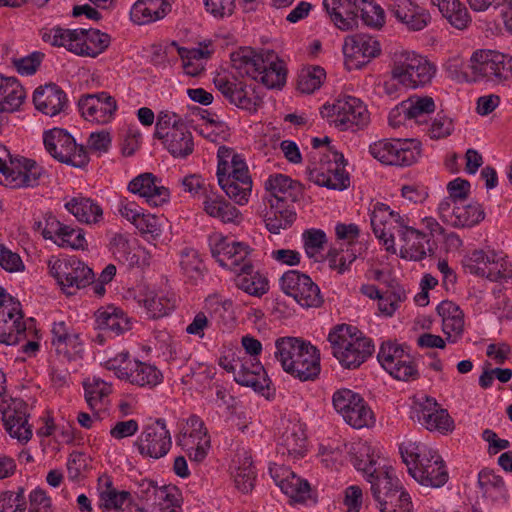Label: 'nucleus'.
<instances>
[{
	"instance_id": "f257e3e1",
	"label": "nucleus",
	"mask_w": 512,
	"mask_h": 512,
	"mask_svg": "<svg viewBox=\"0 0 512 512\" xmlns=\"http://www.w3.org/2000/svg\"><path fill=\"white\" fill-rule=\"evenodd\" d=\"M399 450L408 473L419 484L439 488L447 483L449 473L444 460L436 450L412 440L402 442Z\"/></svg>"
},
{
	"instance_id": "f03ea898",
	"label": "nucleus",
	"mask_w": 512,
	"mask_h": 512,
	"mask_svg": "<svg viewBox=\"0 0 512 512\" xmlns=\"http://www.w3.org/2000/svg\"><path fill=\"white\" fill-rule=\"evenodd\" d=\"M275 358L283 370L300 381H313L320 373L319 351L300 338L282 337L275 342Z\"/></svg>"
},
{
	"instance_id": "7ed1b4c3",
	"label": "nucleus",
	"mask_w": 512,
	"mask_h": 512,
	"mask_svg": "<svg viewBox=\"0 0 512 512\" xmlns=\"http://www.w3.org/2000/svg\"><path fill=\"white\" fill-rule=\"evenodd\" d=\"M334 357L345 368L359 367L373 352L370 339L364 337L354 326L341 324L328 335Z\"/></svg>"
},
{
	"instance_id": "20e7f679",
	"label": "nucleus",
	"mask_w": 512,
	"mask_h": 512,
	"mask_svg": "<svg viewBox=\"0 0 512 512\" xmlns=\"http://www.w3.org/2000/svg\"><path fill=\"white\" fill-rule=\"evenodd\" d=\"M434 63L414 51H396L392 57L391 78L409 89L428 85L436 74Z\"/></svg>"
},
{
	"instance_id": "39448f33",
	"label": "nucleus",
	"mask_w": 512,
	"mask_h": 512,
	"mask_svg": "<svg viewBox=\"0 0 512 512\" xmlns=\"http://www.w3.org/2000/svg\"><path fill=\"white\" fill-rule=\"evenodd\" d=\"M310 151L306 172L311 182L333 190H343L349 186L343 155L337 151Z\"/></svg>"
},
{
	"instance_id": "423d86ee",
	"label": "nucleus",
	"mask_w": 512,
	"mask_h": 512,
	"mask_svg": "<svg viewBox=\"0 0 512 512\" xmlns=\"http://www.w3.org/2000/svg\"><path fill=\"white\" fill-rule=\"evenodd\" d=\"M50 275L56 279L61 290L73 295L93 282L94 273L76 257H51L48 261Z\"/></svg>"
},
{
	"instance_id": "0eeeda50",
	"label": "nucleus",
	"mask_w": 512,
	"mask_h": 512,
	"mask_svg": "<svg viewBox=\"0 0 512 512\" xmlns=\"http://www.w3.org/2000/svg\"><path fill=\"white\" fill-rule=\"evenodd\" d=\"M1 151L8 159L0 156V184L13 189L39 184L45 173L40 165L24 157L12 158L4 147Z\"/></svg>"
},
{
	"instance_id": "6e6552de",
	"label": "nucleus",
	"mask_w": 512,
	"mask_h": 512,
	"mask_svg": "<svg viewBox=\"0 0 512 512\" xmlns=\"http://www.w3.org/2000/svg\"><path fill=\"white\" fill-rule=\"evenodd\" d=\"M471 80L501 83L512 78V57L493 50H479L470 59Z\"/></svg>"
},
{
	"instance_id": "1a4fd4ad",
	"label": "nucleus",
	"mask_w": 512,
	"mask_h": 512,
	"mask_svg": "<svg viewBox=\"0 0 512 512\" xmlns=\"http://www.w3.org/2000/svg\"><path fill=\"white\" fill-rule=\"evenodd\" d=\"M420 142L416 139H381L369 146V154L391 166H410L420 157Z\"/></svg>"
},
{
	"instance_id": "9d476101",
	"label": "nucleus",
	"mask_w": 512,
	"mask_h": 512,
	"mask_svg": "<svg viewBox=\"0 0 512 512\" xmlns=\"http://www.w3.org/2000/svg\"><path fill=\"white\" fill-rule=\"evenodd\" d=\"M141 512H181L180 493L175 486H157L143 479L134 490Z\"/></svg>"
},
{
	"instance_id": "9b49d317",
	"label": "nucleus",
	"mask_w": 512,
	"mask_h": 512,
	"mask_svg": "<svg viewBox=\"0 0 512 512\" xmlns=\"http://www.w3.org/2000/svg\"><path fill=\"white\" fill-rule=\"evenodd\" d=\"M209 246L212 256L220 266L234 273L245 272L252 268L250 255L252 249L243 242L229 241L221 233H213L209 236Z\"/></svg>"
},
{
	"instance_id": "f8f14e48",
	"label": "nucleus",
	"mask_w": 512,
	"mask_h": 512,
	"mask_svg": "<svg viewBox=\"0 0 512 512\" xmlns=\"http://www.w3.org/2000/svg\"><path fill=\"white\" fill-rule=\"evenodd\" d=\"M335 410L345 422L356 429L369 427L374 423V414L366 401L350 389H339L332 397Z\"/></svg>"
},
{
	"instance_id": "ddd939ff",
	"label": "nucleus",
	"mask_w": 512,
	"mask_h": 512,
	"mask_svg": "<svg viewBox=\"0 0 512 512\" xmlns=\"http://www.w3.org/2000/svg\"><path fill=\"white\" fill-rule=\"evenodd\" d=\"M410 220L405 215L391 210L387 204L376 202L370 209V223L375 236L382 242L385 249L395 254L397 252L393 230H401Z\"/></svg>"
},
{
	"instance_id": "4468645a",
	"label": "nucleus",
	"mask_w": 512,
	"mask_h": 512,
	"mask_svg": "<svg viewBox=\"0 0 512 512\" xmlns=\"http://www.w3.org/2000/svg\"><path fill=\"white\" fill-rule=\"evenodd\" d=\"M43 140L49 154L60 162L83 167L89 161L86 149L78 146L74 138L61 128L46 132Z\"/></svg>"
},
{
	"instance_id": "2eb2a0df",
	"label": "nucleus",
	"mask_w": 512,
	"mask_h": 512,
	"mask_svg": "<svg viewBox=\"0 0 512 512\" xmlns=\"http://www.w3.org/2000/svg\"><path fill=\"white\" fill-rule=\"evenodd\" d=\"M377 358L381 366L396 380L408 382L419 378L413 357L400 344L383 343Z\"/></svg>"
},
{
	"instance_id": "dca6fc26",
	"label": "nucleus",
	"mask_w": 512,
	"mask_h": 512,
	"mask_svg": "<svg viewBox=\"0 0 512 512\" xmlns=\"http://www.w3.org/2000/svg\"><path fill=\"white\" fill-rule=\"evenodd\" d=\"M281 290L305 308H319L324 303L320 288L312 279L297 270H289L280 278Z\"/></svg>"
},
{
	"instance_id": "f3484780",
	"label": "nucleus",
	"mask_w": 512,
	"mask_h": 512,
	"mask_svg": "<svg viewBox=\"0 0 512 512\" xmlns=\"http://www.w3.org/2000/svg\"><path fill=\"white\" fill-rule=\"evenodd\" d=\"M35 320L25 318L18 301H10V305L0 310V343L17 345L25 333H34Z\"/></svg>"
},
{
	"instance_id": "a211bd4d",
	"label": "nucleus",
	"mask_w": 512,
	"mask_h": 512,
	"mask_svg": "<svg viewBox=\"0 0 512 512\" xmlns=\"http://www.w3.org/2000/svg\"><path fill=\"white\" fill-rule=\"evenodd\" d=\"M178 444L186 451L190 460L202 462L210 449V436L204 422L196 415L190 416L183 425Z\"/></svg>"
},
{
	"instance_id": "6ab92c4d",
	"label": "nucleus",
	"mask_w": 512,
	"mask_h": 512,
	"mask_svg": "<svg viewBox=\"0 0 512 512\" xmlns=\"http://www.w3.org/2000/svg\"><path fill=\"white\" fill-rule=\"evenodd\" d=\"M172 445L171 435L164 419L147 424L138 436L135 446L144 457L159 459L164 457Z\"/></svg>"
},
{
	"instance_id": "aec40b11",
	"label": "nucleus",
	"mask_w": 512,
	"mask_h": 512,
	"mask_svg": "<svg viewBox=\"0 0 512 512\" xmlns=\"http://www.w3.org/2000/svg\"><path fill=\"white\" fill-rule=\"evenodd\" d=\"M334 125L340 130L363 128L370 121L366 105L358 98L344 96L332 105Z\"/></svg>"
},
{
	"instance_id": "412c9836",
	"label": "nucleus",
	"mask_w": 512,
	"mask_h": 512,
	"mask_svg": "<svg viewBox=\"0 0 512 512\" xmlns=\"http://www.w3.org/2000/svg\"><path fill=\"white\" fill-rule=\"evenodd\" d=\"M439 217L456 228L472 227L484 219V211L476 202L465 200L453 203L452 199H443L438 206Z\"/></svg>"
},
{
	"instance_id": "4be33fe9",
	"label": "nucleus",
	"mask_w": 512,
	"mask_h": 512,
	"mask_svg": "<svg viewBox=\"0 0 512 512\" xmlns=\"http://www.w3.org/2000/svg\"><path fill=\"white\" fill-rule=\"evenodd\" d=\"M218 363L224 370L233 373L235 381L243 386L252 387L255 390L269 388L270 379L258 360L251 362L249 367L247 363H240L239 360L225 355L219 358Z\"/></svg>"
},
{
	"instance_id": "5701e85b",
	"label": "nucleus",
	"mask_w": 512,
	"mask_h": 512,
	"mask_svg": "<svg viewBox=\"0 0 512 512\" xmlns=\"http://www.w3.org/2000/svg\"><path fill=\"white\" fill-rule=\"evenodd\" d=\"M215 87L221 94L235 106L251 110L257 105L258 98L254 96L253 89L238 80L233 75L227 72H219L213 79Z\"/></svg>"
},
{
	"instance_id": "b1692460",
	"label": "nucleus",
	"mask_w": 512,
	"mask_h": 512,
	"mask_svg": "<svg viewBox=\"0 0 512 512\" xmlns=\"http://www.w3.org/2000/svg\"><path fill=\"white\" fill-rule=\"evenodd\" d=\"M79 108L82 116L90 122L106 124L117 110L116 100L106 92L81 97Z\"/></svg>"
},
{
	"instance_id": "393cba45",
	"label": "nucleus",
	"mask_w": 512,
	"mask_h": 512,
	"mask_svg": "<svg viewBox=\"0 0 512 512\" xmlns=\"http://www.w3.org/2000/svg\"><path fill=\"white\" fill-rule=\"evenodd\" d=\"M398 236L401 242L399 255L405 260L421 261L433 252L427 235L409 224L398 230Z\"/></svg>"
},
{
	"instance_id": "a878e982",
	"label": "nucleus",
	"mask_w": 512,
	"mask_h": 512,
	"mask_svg": "<svg viewBox=\"0 0 512 512\" xmlns=\"http://www.w3.org/2000/svg\"><path fill=\"white\" fill-rule=\"evenodd\" d=\"M269 471L275 484L289 498L297 502H304L309 498V483L297 476L289 467L274 464Z\"/></svg>"
},
{
	"instance_id": "bb28decb",
	"label": "nucleus",
	"mask_w": 512,
	"mask_h": 512,
	"mask_svg": "<svg viewBox=\"0 0 512 512\" xmlns=\"http://www.w3.org/2000/svg\"><path fill=\"white\" fill-rule=\"evenodd\" d=\"M381 52L380 43L367 34H354L347 36L343 44V53L347 59L361 67L377 57Z\"/></svg>"
},
{
	"instance_id": "cd10ccee",
	"label": "nucleus",
	"mask_w": 512,
	"mask_h": 512,
	"mask_svg": "<svg viewBox=\"0 0 512 512\" xmlns=\"http://www.w3.org/2000/svg\"><path fill=\"white\" fill-rule=\"evenodd\" d=\"M388 10L412 31H420L430 22L429 12L412 0H388Z\"/></svg>"
},
{
	"instance_id": "c85d7f7f",
	"label": "nucleus",
	"mask_w": 512,
	"mask_h": 512,
	"mask_svg": "<svg viewBox=\"0 0 512 512\" xmlns=\"http://www.w3.org/2000/svg\"><path fill=\"white\" fill-rule=\"evenodd\" d=\"M128 190L144 198L150 206L158 207L169 200L168 188L158 185L157 178L152 173H143L128 184Z\"/></svg>"
},
{
	"instance_id": "c756f323",
	"label": "nucleus",
	"mask_w": 512,
	"mask_h": 512,
	"mask_svg": "<svg viewBox=\"0 0 512 512\" xmlns=\"http://www.w3.org/2000/svg\"><path fill=\"white\" fill-rule=\"evenodd\" d=\"M33 102L38 111L48 116H55L65 109L68 99L59 86L47 84L35 90Z\"/></svg>"
},
{
	"instance_id": "7c9ffc66",
	"label": "nucleus",
	"mask_w": 512,
	"mask_h": 512,
	"mask_svg": "<svg viewBox=\"0 0 512 512\" xmlns=\"http://www.w3.org/2000/svg\"><path fill=\"white\" fill-rule=\"evenodd\" d=\"M371 483L372 494L378 505H382L384 510L391 512V499L393 492L401 489L399 480L393 474V469L383 466V469L367 479ZM395 512V509L393 510Z\"/></svg>"
},
{
	"instance_id": "2f4dec72",
	"label": "nucleus",
	"mask_w": 512,
	"mask_h": 512,
	"mask_svg": "<svg viewBox=\"0 0 512 512\" xmlns=\"http://www.w3.org/2000/svg\"><path fill=\"white\" fill-rule=\"evenodd\" d=\"M51 332L52 345L58 354H63L69 359L81 356L83 343L80 335L68 327L64 321L54 323Z\"/></svg>"
},
{
	"instance_id": "473e14b6",
	"label": "nucleus",
	"mask_w": 512,
	"mask_h": 512,
	"mask_svg": "<svg viewBox=\"0 0 512 512\" xmlns=\"http://www.w3.org/2000/svg\"><path fill=\"white\" fill-rule=\"evenodd\" d=\"M84 398L96 420H101V413L107 409L112 387L106 381L97 378H87L83 382Z\"/></svg>"
},
{
	"instance_id": "72a5a7b5",
	"label": "nucleus",
	"mask_w": 512,
	"mask_h": 512,
	"mask_svg": "<svg viewBox=\"0 0 512 512\" xmlns=\"http://www.w3.org/2000/svg\"><path fill=\"white\" fill-rule=\"evenodd\" d=\"M230 472L238 490L248 493L253 489L256 473L252 456L248 451L239 450L235 454L230 465Z\"/></svg>"
},
{
	"instance_id": "f704fd0d",
	"label": "nucleus",
	"mask_w": 512,
	"mask_h": 512,
	"mask_svg": "<svg viewBox=\"0 0 512 512\" xmlns=\"http://www.w3.org/2000/svg\"><path fill=\"white\" fill-rule=\"evenodd\" d=\"M170 10L167 0H137L130 10V19L137 25H147L164 18Z\"/></svg>"
},
{
	"instance_id": "c9c22d12",
	"label": "nucleus",
	"mask_w": 512,
	"mask_h": 512,
	"mask_svg": "<svg viewBox=\"0 0 512 512\" xmlns=\"http://www.w3.org/2000/svg\"><path fill=\"white\" fill-rule=\"evenodd\" d=\"M218 166L217 178L218 183L221 179H235L250 175L248 166L244 158L237 154L233 149L226 146H220L217 152Z\"/></svg>"
},
{
	"instance_id": "e433bc0d",
	"label": "nucleus",
	"mask_w": 512,
	"mask_h": 512,
	"mask_svg": "<svg viewBox=\"0 0 512 512\" xmlns=\"http://www.w3.org/2000/svg\"><path fill=\"white\" fill-rule=\"evenodd\" d=\"M203 210L210 217L223 223L239 225L243 221L242 213L223 196L214 191L207 194L206 199L203 200Z\"/></svg>"
},
{
	"instance_id": "4c0bfd02",
	"label": "nucleus",
	"mask_w": 512,
	"mask_h": 512,
	"mask_svg": "<svg viewBox=\"0 0 512 512\" xmlns=\"http://www.w3.org/2000/svg\"><path fill=\"white\" fill-rule=\"evenodd\" d=\"M159 139L174 158H186L194 150L193 136L186 124L172 128Z\"/></svg>"
},
{
	"instance_id": "58836bf2",
	"label": "nucleus",
	"mask_w": 512,
	"mask_h": 512,
	"mask_svg": "<svg viewBox=\"0 0 512 512\" xmlns=\"http://www.w3.org/2000/svg\"><path fill=\"white\" fill-rule=\"evenodd\" d=\"M95 323L99 330L120 335L131 329V321L118 307L109 305L95 312Z\"/></svg>"
},
{
	"instance_id": "ea45409f",
	"label": "nucleus",
	"mask_w": 512,
	"mask_h": 512,
	"mask_svg": "<svg viewBox=\"0 0 512 512\" xmlns=\"http://www.w3.org/2000/svg\"><path fill=\"white\" fill-rule=\"evenodd\" d=\"M99 508L102 512H117L125 509L123 506L131 501V493L119 491L108 476H102L98 480Z\"/></svg>"
},
{
	"instance_id": "a19ab883",
	"label": "nucleus",
	"mask_w": 512,
	"mask_h": 512,
	"mask_svg": "<svg viewBox=\"0 0 512 512\" xmlns=\"http://www.w3.org/2000/svg\"><path fill=\"white\" fill-rule=\"evenodd\" d=\"M266 197L265 199L271 204H287L294 200V190L296 183L287 175L273 174L270 175L264 183Z\"/></svg>"
},
{
	"instance_id": "79ce46f5",
	"label": "nucleus",
	"mask_w": 512,
	"mask_h": 512,
	"mask_svg": "<svg viewBox=\"0 0 512 512\" xmlns=\"http://www.w3.org/2000/svg\"><path fill=\"white\" fill-rule=\"evenodd\" d=\"M418 421L430 431L437 430L446 433L453 429V420L448 412L440 409L438 404L430 399H427L426 403L421 407Z\"/></svg>"
},
{
	"instance_id": "37998d69",
	"label": "nucleus",
	"mask_w": 512,
	"mask_h": 512,
	"mask_svg": "<svg viewBox=\"0 0 512 512\" xmlns=\"http://www.w3.org/2000/svg\"><path fill=\"white\" fill-rule=\"evenodd\" d=\"M25 98V89L18 79L0 74V110L15 112L24 103Z\"/></svg>"
},
{
	"instance_id": "c03bdc74",
	"label": "nucleus",
	"mask_w": 512,
	"mask_h": 512,
	"mask_svg": "<svg viewBox=\"0 0 512 512\" xmlns=\"http://www.w3.org/2000/svg\"><path fill=\"white\" fill-rule=\"evenodd\" d=\"M110 41V36L100 30L79 29L77 55L95 58L109 47Z\"/></svg>"
},
{
	"instance_id": "a18cd8bd",
	"label": "nucleus",
	"mask_w": 512,
	"mask_h": 512,
	"mask_svg": "<svg viewBox=\"0 0 512 512\" xmlns=\"http://www.w3.org/2000/svg\"><path fill=\"white\" fill-rule=\"evenodd\" d=\"M266 60L265 54H257L251 48H240L231 54L233 67L242 75L258 80Z\"/></svg>"
},
{
	"instance_id": "49530a36",
	"label": "nucleus",
	"mask_w": 512,
	"mask_h": 512,
	"mask_svg": "<svg viewBox=\"0 0 512 512\" xmlns=\"http://www.w3.org/2000/svg\"><path fill=\"white\" fill-rule=\"evenodd\" d=\"M123 374V379L139 387L154 388L163 381V375L156 366L141 361H134L129 372Z\"/></svg>"
},
{
	"instance_id": "de8ad7c7",
	"label": "nucleus",
	"mask_w": 512,
	"mask_h": 512,
	"mask_svg": "<svg viewBox=\"0 0 512 512\" xmlns=\"http://www.w3.org/2000/svg\"><path fill=\"white\" fill-rule=\"evenodd\" d=\"M287 69L285 63L272 52H266V60L257 81L267 88L280 89L286 83Z\"/></svg>"
},
{
	"instance_id": "09e8293b",
	"label": "nucleus",
	"mask_w": 512,
	"mask_h": 512,
	"mask_svg": "<svg viewBox=\"0 0 512 512\" xmlns=\"http://www.w3.org/2000/svg\"><path fill=\"white\" fill-rule=\"evenodd\" d=\"M178 53L182 59L184 72L189 76H198L205 69V60L213 53L211 43L200 44L196 48H179Z\"/></svg>"
},
{
	"instance_id": "8fccbe9b",
	"label": "nucleus",
	"mask_w": 512,
	"mask_h": 512,
	"mask_svg": "<svg viewBox=\"0 0 512 512\" xmlns=\"http://www.w3.org/2000/svg\"><path fill=\"white\" fill-rule=\"evenodd\" d=\"M65 207L80 222L97 224L102 220V208L90 198L83 196L74 197L65 204Z\"/></svg>"
},
{
	"instance_id": "3c124183",
	"label": "nucleus",
	"mask_w": 512,
	"mask_h": 512,
	"mask_svg": "<svg viewBox=\"0 0 512 512\" xmlns=\"http://www.w3.org/2000/svg\"><path fill=\"white\" fill-rule=\"evenodd\" d=\"M305 434L300 426L293 424L288 426L278 441V452L288 454L294 459L302 457L305 451Z\"/></svg>"
},
{
	"instance_id": "603ef678",
	"label": "nucleus",
	"mask_w": 512,
	"mask_h": 512,
	"mask_svg": "<svg viewBox=\"0 0 512 512\" xmlns=\"http://www.w3.org/2000/svg\"><path fill=\"white\" fill-rule=\"evenodd\" d=\"M235 284L245 293L256 297H261L269 290L268 279L258 271H254L253 265L248 271L236 274Z\"/></svg>"
},
{
	"instance_id": "864d4df0",
	"label": "nucleus",
	"mask_w": 512,
	"mask_h": 512,
	"mask_svg": "<svg viewBox=\"0 0 512 512\" xmlns=\"http://www.w3.org/2000/svg\"><path fill=\"white\" fill-rule=\"evenodd\" d=\"M0 413L5 430H10L14 434L15 430H13V427L15 422L27 420L29 417L28 405L18 398L2 399L0 402Z\"/></svg>"
},
{
	"instance_id": "5fc2aeb1",
	"label": "nucleus",
	"mask_w": 512,
	"mask_h": 512,
	"mask_svg": "<svg viewBox=\"0 0 512 512\" xmlns=\"http://www.w3.org/2000/svg\"><path fill=\"white\" fill-rule=\"evenodd\" d=\"M219 185L226 195L238 205L248 203L253 186L251 175L235 179H229L228 176L226 179H221Z\"/></svg>"
},
{
	"instance_id": "6e6d98bb",
	"label": "nucleus",
	"mask_w": 512,
	"mask_h": 512,
	"mask_svg": "<svg viewBox=\"0 0 512 512\" xmlns=\"http://www.w3.org/2000/svg\"><path fill=\"white\" fill-rule=\"evenodd\" d=\"M295 213L287 208V204H271L264 214L267 229L274 234L287 229L295 220Z\"/></svg>"
},
{
	"instance_id": "4d7b16f0",
	"label": "nucleus",
	"mask_w": 512,
	"mask_h": 512,
	"mask_svg": "<svg viewBox=\"0 0 512 512\" xmlns=\"http://www.w3.org/2000/svg\"><path fill=\"white\" fill-rule=\"evenodd\" d=\"M404 101L406 103L411 122L417 125L426 124L427 117L434 113L436 109L435 101L430 96L413 95Z\"/></svg>"
},
{
	"instance_id": "13d9d810",
	"label": "nucleus",
	"mask_w": 512,
	"mask_h": 512,
	"mask_svg": "<svg viewBox=\"0 0 512 512\" xmlns=\"http://www.w3.org/2000/svg\"><path fill=\"white\" fill-rule=\"evenodd\" d=\"M79 29L54 27L43 35V39L55 47H63L77 55Z\"/></svg>"
},
{
	"instance_id": "bf43d9fd",
	"label": "nucleus",
	"mask_w": 512,
	"mask_h": 512,
	"mask_svg": "<svg viewBox=\"0 0 512 512\" xmlns=\"http://www.w3.org/2000/svg\"><path fill=\"white\" fill-rule=\"evenodd\" d=\"M378 459L379 457L370 445L360 444L355 454L354 466L362 471L368 479L383 469L378 465Z\"/></svg>"
},
{
	"instance_id": "052dcab7",
	"label": "nucleus",
	"mask_w": 512,
	"mask_h": 512,
	"mask_svg": "<svg viewBox=\"0 0 512 512\" xmlns=\"http://www.w3.org/2000/svg\"><path fill=\"white\" fill-rule=\"evenodd\" d=\"M180 267L183 274L194 281L203 276L205 269L198 251L189 247L182 249L180 252Z\"/></svg>"
},
{
	"instance_id": "680f3d73",
	"label": "nucleus",
	"mask_w": 512,
	"mask_h": 512,
	"mask_svg": "<svg viewBox=\"0 0 512 512\" xmlns=\"http://www.w3.org/2000/svg\"><path fill=\"white\" fill-rule=\"evenodd\" d=\"M478 484L482 491L496 498L507 500L508 494L503 478L492 470H482L478 475Z\"/></svg>"
},
{
	"instance_id": "e2e57ef3",
	"label": "nucleus",
	"mask_w": 512,
	"mask_h": 512,
	"mask_svg": "<svg viewBox=\"0 0 512 512\" xmlns=\"http://www.w3.org/2000/svg\"><path fill=\"white\" fill-rule=\"evenodd\" d=\"M325 78L326 72L320 66L303 68L298 76V90L302 93L311 94L321 87Z\"/></svg>"
},
{
	"instance_id": "0e129e2a",
	"label": "nucleus",
	"mask_w": 512,
	"mask_h": 512,
	"mask_svg": "<svg viewBox=\"0 0 512 512\" xmlns=\"http://www.w3.org/2000/svg\"><path fill=\"white\" fill-rule=\"evenodd\" d=\"M144 306L152 318H160L169 313L175 302L163 293L149 292L143 299Z\"/></svg>"
},
{
	"instance_id": "69168bd1",
	"label": "nucleus",
	"mask_w": 512,
	"mask_h": 512,
	"mask_svg": "<svg viewBox=\"0 0 512 512\" xmlns=\"http://www.w3.org/2000/svg\"><path fill=\"white\" fill-rule=\"evenodd\" d=\"M358 4L357 19L361 18L366 26L372 28H380L383 26L385 23L384 11L378 4L368 0H360Z\"/></svg>"
},
{
	"instance_id": "338daca9",
	"label": "nucleus",
	"mask_w": 512,
	"mask_h": 512,
	"mask_svg": "<svg viewBox=\"0 0 512 512\" xmlns=\"http://www.w3.org/2000/svg\"><path fill=\"white\" fill-rule=\"evenodd\" d=\"M405 300L406 293L404 289L389 290L378 297V309L384 316L391 317Z\"/></svg>"
},
{
	"instance_id": "774afa93",
	"label": "nucleus",
	"mask_w": 512,
	"mask_h": 512,
	"mask_svg": "<svg viewBox=\"0 0 512 512\" xmlns=\"http://www.w3.org/2000/svg\"><path fill=\"white\" fill-rule=\"evenodd\" d=\"M26 510V498L24 489L17 491H5L0 494V512H24Z\"/></svg>"
}]
</instances>
